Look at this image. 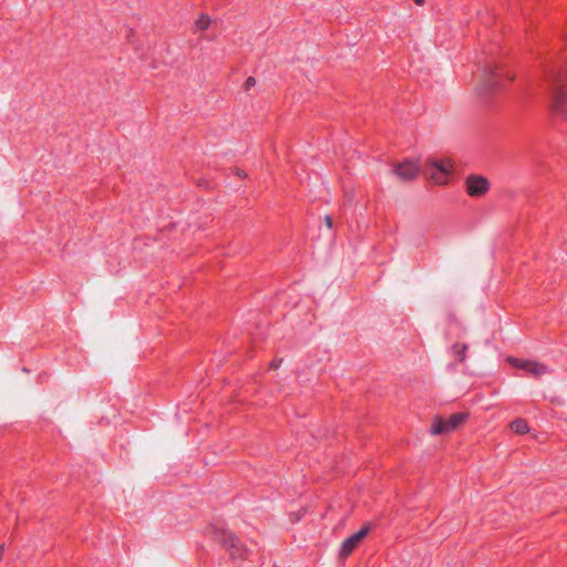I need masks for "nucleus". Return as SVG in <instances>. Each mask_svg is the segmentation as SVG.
I'll return each instance as SVG.
<instances>
[{"label": "nucleus", "mask_w": 567, "mask_h": 567, "mask_svg": "<svg viewBox=\"0 0 567 567\" xmlns=\"http://www.w3.org/2000/svg\"><path fill=\"white\" fill-rule=\"evenodd\" d=\"M453 165L450 159H427L424 165V174L435 184L447 183Z\"/></svg>", "instance_id": "obj_1"}, {"label": "nucleus", "mask_w": 567, "mask_h": 567, "mask_svg": "<svg viewBox=\"0 0 567 567\" xmlns=\"http://www.w3.org/2000/svg\"><path fill=\"white\" fill-rule=\"evenodd\" d=\"M557 89L554 93V111L567 121V71H559L555 79Z\"/></svg>", "instance_id": "obj_2"}, {"label": "nucleus", "mask_w": 567, "mask_h": 567, "mask_svg": "<svg viewBox=\"0 0 567 567\" xmlns=\"http://www.w3.org/2000/svg\"><path fill=\"white\" fill-rule=\"evenodd\" d=\"M214 538L224 544L230 551V556L235 559H243L245 557L246 549L239 543L236 535L229 530L212 528Z\"/></svg>", "instance_id": "obj_3"}, {"label": "nucleus", "mask_w": 567, "mask_h": 567, "mask_svg": "<svg viewBox=\"0 0 567 567\" xmlns=\"http://www.w3.org/2000/svg\"><path fill=\"white\" fill-rule=\"evenodd\" d=\"M467 419L466 413H454L446 420L436 417L431 426V434L439 435L456 430Z\"/></svg>", "instance_id": "obj_4"}, {"label": "nucleus", "mask_w": 567, "mask_h": 567, "mask_svg": "<svg viewBox=\"0 0 567 567\" xmlns=\"http://www.w3.org/2000/svg\"><path fill=\"white\" fill-rule=\"evenodd\" d=\"M505 72L496 64H489L483 73V90L493 93L502 87V80Z\"/></svg>", "instance_id": "obj_5"}, {"label": "nucleus", "mask_w": 567, "mask_h": 567, "mask_svg": "<svg viewBox=\"0 0 567 567\" xmlns=\"http://www.w3.org/2000/svg\"><path fill=\"white\" fill-rule=\"evenodd\" d=\"M508 362L516 369L524 370L528 375L540 378L549 374L551 370L544 363L518 358H508Z\"/></svg>", "instance_id": "obj_6"}, {"label": "nucleus", "mask_w": 567, "mask_h": 567, "mask_svg": "<svg viewBox=\"0 0 567 567\" xmlns=\"http://www.w3.org/2000/svg\"><path fill=\"white\" fill-rule=\"evenodd\" d=\"M466 193L471 197H481L489 189V182L480 175H470L465 181Z\"/></svg>", "instance_id": "obj_7"}, {"label": "nucleus", "mask_w": 567, "mask_h": 567, "mask_svg": "<svg viewBox=\"0 0 567 567\" xmlns=\"http://www.w3.org/2000/svg\"><path fill=\"white\" fill-rule=\"evenodd\" d=\"M394 174L402 181H411L420 173V166L416 162L405 159L393 169Z\"/></svg>", "instance_id": "obj_8"}, {"label": "nucleus", "mask_w": 567, "mask_h": 567, "mask_svg": "<svg viewBox=\"0 0 567 567\" xmlns=\"http://www.w3.org/2000/svg\"><path fill=\"white\" fill-rule=\"evenodd\" d=\"M369 527H362L360 530L344 539L340 547V556H349L358 546L360 540L368 534Z\"/></svg>", "instance_id": "obj_9"}, {"label": "nucleus", "mask_w": 567, "mask_h": 567, "mask_svg": "<svg viewBox=\"0 0 567 567\" xmlns=\"http://www.w3.org/2000/svg\"><path fill=\"white\" fill-rule=\"evenodd\" d=\"M451 354L457 359L460 362H464L466 360V343H455L451 347Z\"/></svg>", "instance_id": "obj_10"}, {"label": "nucleus", "mask_w": 567, "mask_h": 567, "mask_svg": "<svg viewBox=\"0 0 567 567\" xmlns=\"http://www.w3.org/2000/svg\"><path fill=\"white\" fill-rule=\"evenodd\" d=\"M511 430L516 434H525L529 431V426L524 419H516L511 423Z\"/></svg>", "instance_id": "obj_11"}, {"label": "nucleus", "mask_w": 567, "mask_h": 567, "mask_svg": "<svg viewBox=\"0 0 567 567\" xmlns=\"http://www.w3.org/2000/svg\"><path fill=\"white\" fill-rule=\"evenodd\" d=\"M210 24V18L206 14H202L195 22L198 30H206Z\"/></svg>", "instance_id": "obj_12"}, {"label": "nucleus", "mask_w": 567, "mask_h": 567, "mask_svg": "<svg viewBox=\"0 0 567 567\" xmlns=\"http://www.w3.org/2000/svg\"><path fill=\"white\" fill-rule=\"evenodd\" d=\"M256 85V79L254 76H249L246 82H245V89L246 90H249L251 89L252 86Z\"/></svg>", "instance_id": "obj_13"}, {"label": "nucleus", "mask_w": 567, "mask_h": 567, "mask_svg": "<svg viewBox=\"0 0 567 567\" xmlns=\"http://www.w3.org/2000/svg\"><path fill=\"white\" fill-rule=\"evenodd\" d=\"M282 359L280 360H274L271 363H270V368L271 369H278L280 367V363H281Z\"/></svg>", "instance_id": "obj_14"}, {"label": "nucleus", "mask_w": 567, "mask_h": 567, "mask_svg": "<svg viewBox=\"0 0 567 567\" xmlns=\"http://www.w3.org/2000/svg\"><path fill=\"white\" fill-rule=\"evenodd\" d=\"M324 220H326L327 226L329 228H331L332 227V218H331V216L326 215Z\"/></svg>", "instance_id": "obj_15"}, {"label": "nucleus", "mask_w": 567, "mask_h": 567, "mask_svg": "<svg viewBox=\"0 0 567 567\" xmlns=\"http://www.w3.org/2000/svg\"><path fill=\"white\" fill-rule=\"evenodd\" d=\"M3 549H4V545H1L0 546V561L2 560Z\"/></svg>", "instance_id": "obj_16"}, {"label": "nucleus", "mask_w": 567, "mask_h": 567, "mask_svg": "<svg viewBox=\"0 0 567 567\" xmlns=\"http://www.w3.org/2000/svg\"><path fill=\"white\" fill-rule=\"evenodd\" d=\"M414 2H415L417 6H422V4H424V0H414Z\"/></svg>", "instance_id": "obj_17"}]
</instances>
